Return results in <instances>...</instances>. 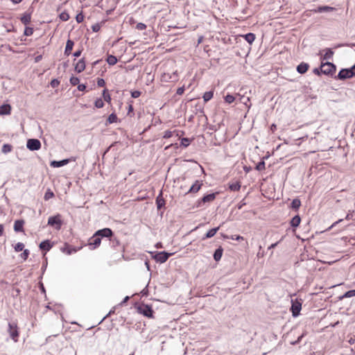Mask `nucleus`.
<instances>
[{
	"label": "nucleus",
	"mask_w": 355,
	"mask_h": 355,
	"mask_svg": "<svg viewBox=\"0 0 355 355\" xmlns=\"http://www.w3.org/2000/svg\"><path fill=\"white\" fill-rule=\"evenodd\" d=\"M301 206V201L298 198H295L292 200L291 207L293 209L297 210Z\"/></svg>",
	"instance_id": "c756f323"
},
{
	"label": "nucleus",
	"mask_w": 355,
	"mask_h": 355,
	"mask_svg": "<svg viewBox=\"0 0 355 355\" xmlns=\"http://www.w3.org/2000/svg\"><path fill=\"white\" fill-rule=\"evenodd\" d=\"M62 220L60 219V216L57 215L54 216H51L48 220V225L51 226L55 227V229L60 230L62 225Z\"/></svg>",
	"instance_id": "1a4fd4ad"
},
{
	"label": "nucleus",
	"mask_w": 355,
	"mask_h": 355,
	"mask_svg": "<svg viewBox=\"0 0 355 355\" xmlns=\"http://www.w3.org/2000/svg\"><path fill=\"white\" fill-rule=\"evenodd\" d=\"M60 250L68 255L71 254L72 253H75L77 252V250L75 248L71 247L68 243H64V246L60 248Z\"/></svg>",
	"instance_id": "ddd939ff"
},
{
	"label": "nucleus",
	"mask_w": 355,
	"mask_h": 355,
	"mask_svg": "<svg viewBox=\"0 0 355 355\" xmlns=\"http://www.w3.org/2000/svg\"><path fill=\"white\" fill-rule=\"evenodd\" d=\"M33 28H31V27H26L25 28V30H24V35L26 36H31L33 34Z\"/></svg>",
	"instance_id": "37998d69"
},
{
	"label": "nucleus",
	"mask_w": 355,
	"mask_h": 355,
	"mask_svg": "<svg viewBox=\"0 0 355 355\" xmlns=\"http://www.w3.org/2000/svg\"><path fill=\"white\" fill-rule=\"evenodd\" d=\"M156 205L158 209H162L165 205V200L162 197V191H161L159 194L156 198Z\"/></svg>",
	"instance_id": "aec40b11"
},
{
	"label": "nucleus",
	"mask_w": 355,
	"mask_h": 355,
	"mask_svg": "<svg viewBox=\"0 0 355 355\" xmlns=\"http://www.w3.org/2000/svg\"><path fill=\"white\" fill-rule=\"evenodd\" d=\"M11 111V106L9 104H3L0 106V115L9 114Z\"/></svg>",
	"instance_id": "4be33fe9"
},
{
	"label": "nucleus",
	"mask_w": 355,
	"mask_h": 355,
	"mask_svg": "<svg viewBox=\"0 0 355 355\" xmlns=\"http://www.w3.org/2000/svg\"><path fill=\"white\" fill-rule=\"evenodd\" d=\"M202 183L201 181L196 180L194 184L191 185L188 193H197L201 188Z\"/></svg>",
	"instance_id": "a211bd4d"
},
{
	"label": "nucleus",
	"mask_w": 355,
	"mask_h": 355,
	"mask_svg": "<svg viewBox=\"0 0 355 355\" xmlns=\"http://www.w3.org/2000/svg\"><path fill=\"white\" fill-rule=\"evenodd\" d=\"M245 205V202H244V200H241V201L239 202V204L238 205V208H239V209H241L243 207V206H244Z\"/></svg>",
	"instance_id": "338daca9"
},
{
	"label": "nucleus",
	"mask_w": 355,
	"mask_h": 355,
	"mask_svg": "<svg viewBox=\"0 0 355 355\" xmlns=\"http://www.w3.org/2000/svg\"><path fill=\"white\" fill-rule=\"evenodd\" d=\"M218 194V193L216 192L204 196L202 198L198 200L197 207H201L204 204L214 201Z\"/></svg>",
	"instance_id": "7ed1b4c3"
},
{
	"label": "nucleus",
	"mask_w": 355,
	"mask_h": 355,
	"mask_svg": "<svg viewBox=\"0 0 355 355\" xmlns=\"http://www.w3.org/2000/svg\"><path fill=\"white\" fill-rule=\"evenodd\" d=\"M20 20L23 24L27 25L31 22V15L30 13H24Z\"/></svg>",
	"instance_id": "a878e982"
},
{
	"label": "nucleus",
	"mask_w": 355,
	"mask_h": 355,
	"mask_svg": "<svg viewBox=\"0 0 355 355\" xmlns=\"http://www.w3.org/2000/svg\"><path fill=\"white\" fill-rule=\"evenodd\" d=\"M117 119H118V118H117L116 115L114 113H112L107 117V123H110V124L116 123L117 121Z\"/></svg>",
	"instance_id": "c9c22d12"
},
{
	"label": "nucleus",
	"mask_w": 355,
	"mask_h": 355,
	"mask_svg": "<svg viewBox=\"0 0 355 355\" xmlns=\"http://www.w3.org/2000/svg\"><path fill=\"white\" fill-rule=\"evenodd\" d=\"M300 222H301V218H300V216L296 215L291 219L290 223H291V227H297L299 226Z\"/></svg>",
	"instance_id": "bb28decb"
},
{
	"label": "nucleus",
	"mask_w": 355,
	"mask_h": 355,
	"mask_svg": "<svg viewBox=\"0 0 355 355\" xmlns=\"http://www.w3.org/2000/svg\"><path fill=\"white\" fill-rule=\"evenodd\" d=\"M76 21L78 23H81L82 21H83V20H84V15H83L82 12L78 13L76 16Z\"/></svg>",
	"instance_id": "09e8293b"
},
{
	"label": "nucleus",
	"mask_w": 355,
	"mask_h": 355,
	"mask_svg": "<svg viewBox=\"0 0 355 355\" xmlns=\"http://www.w3.org/2000/svg\"><path fill=\"white\" fill-rule=\"evenodd\" d=\"M51 86L53 88L57 87L60 85V81L58 79H53L51 81Z\"/></svg>",
	"instance_id": "3c124183"
},
{
	"label": "nucleus",
	"mask_w": 355,
	"mask_h": 355,
	"mask_svg": "<svg viewBox=\"0 0 355 355\" xmlns=\"http://www.w3.org/2000/svg\"><path fill=\"white\" fill-rule=\"evenodd\" d=\"M223 249L222 248V247H219L218 248H217L214 253V259L216 261H218L220 260L221 257H222V255H223Z\"/></svg>",
	"instance_id": "393cba45"
},
{
	"label": "nucleus",
	"mask_w": 355,
	"mask_h": 355,
	"mask_svg": "<svg viewBox=\"0 0 355 355\" xmlns=\"http://www.w3.org/2000/svg\"><path fill=\"white\" fill-rule=\"evenodd\" d=\"M76 160V157H71L70 158L64 159H62L60 161L53 160V161L51 162L50 166L53 168H59V167L63 166L64 165H67L70 162H75Z\"/></svg>",
	"instance_id": "0eeeda50"
},
{
	"label": "nucleus",
	"mask_w": 355,
	"mask_h": 355,
	"mask_svg": "<svg viewBox=\"0 0 355 355\" xmlns=\"http://www.w3.org/2000/svg\"><path fill=\"white\" fill-rule=\"evenodd\" d=\"M24 243L19 242V243H17L15 245V250L16 252H21V251H22V250H24Z\"/></svg>",
	"instance_id": "a18cd8bd"
},
{
	"label": "nucleus",
	"mask_w": 355,
	"mask_h": 355,
	"mask_svg": "<svg viewBox=\"0 0 355 355\" xmlns=\"http://www.w3.org/2000/svg\"><path fill=\"white\" fill-rule=\"evenodd\" d=\"M26 147L31 151L38 150L41 148V142L37 139H29L27 140Z\"/></svg>",
	"instance_id": "423d86ee"
},
{
	"label": "nucleus",
	"mask_w": 355,
	"mask_h": 355,
	"mask_svg": "<svg viewBox=\"0 0 355 355\" xmlns=\"http://www.w3.org/2000/svg\"><path fill=\"white\" fill-rule=\"evenodd\" d=\"M105 85V82L104 80V79L103 78H98L97 80V85L98 87H104Z\"/></svg>",
	"instance_id": "5fc2aeb1"
},
{
	"label": "nucleus",
	"mask_w": 355,
	"mask_h": 355,
	"mask_svg": "<svg viewBox=\"0 0 355 355\" xmlns=\"http://www.w3.org/2000/svg\"><path fill=\"white\" fill-rule=\"evenodd\" d=\"M85 58H81L80 60H78V62L76 63V66H75V71L77 72V73H81L82 71H83L85 69Z\"/></svg>",
	"instance_id": "2eb2a0df"
},
{
	"label": "nucleus",
	"mask_w": 355,
	"mask_h": 355,
	"mask_svg": "<svg viewBox=\"0 0 355 355\" xmlns=\"http://www.w3.org/2000/svg\"><path fill=\"white\" fill-rule=\"evenodd\" d=\"M342 221H343V219H339L337 221H336L335 223H334L329 228L328 230H331V228H333L334 227H335L337 224L341 223Z\"/></svg>",
	"instance_id": "69168bd1"
},
{
	"label": "nucleus",
	"mask_w": 355,
	"mask_h": 355,
	"mask_svg": "<svg viewBox=\"0 0 355 355\" xmlns=\"http://www.w3.org/2000/svg\"><path fill=\"white\" fill-rule=\"evenodd\" d=\"M78 89L79 91L83 92L86 89V85L85 84H78Z\"/></svg>",
	"instance_id": "680f3d73"
},
{
	"label": "nucleus",
	"mask_w": 355,
	"mask_h": 355,
	"mask_svg": "<svg viewBox=\"0 0 355 355\" xmlns=\"http://www.w3.org/2000/svg\"><path fill=\"white\" fill-rule=\"evenodd\" d=\"M30 254V252L28 250L26 249L23 251V252L20 254V257L21 259H23L24 260H26L27 258L28 257V255Z\"/></svg>",
	"instance_id": "de8ad7c7"
},
{
	"label": "nucleus",
	"mask_w": 355,
	"mask_h": 355,
	"mask_svg": "<svg viewBox=\"0 0 355 355\" xmlns=\"http://www.w3.org/2000/svg\"><path fill=\"white\" fill-rule=\"evenodd\" d=\"M229 189L233 191H239L241 189V184L239 182H233L229 185Z\"/></svg>",
	"instance_id": "2f4dec72"
},
{
	"label": "nucleus",
	"mask_w": 355,
	"mask_h": 355,
	"mask_svg": "<svg viewBox=\"0 0 355 355\" xmlns=\"http://www.w3.org/2000/svg\"><path fill=\"white\" fill-rule=\"evenodd\" d=\"M8 331L10 334V338L15 341L17 342L19 337V331L17 325L15 322H9L8 323Z\"/></svg>",
	"instance_id": "20e7f679"
},
{
	"label": "nucleus",
	"mask_w": 355,
	"mask_h": 355,
	"mask_svg": "<svg viewBox=\"0 0 355 355\" xmlns=\"http://www.w3.org/2000/svg\"><path fill=\"white\" fill-rule=\"evenodd\" d=\"M309 68V64L306 62H301L297 66L296 70L300 74L305 73Z\"/></svg>",
	"instance_id": "dca6fc26"
},
{
	"label": "nucleus",
	"mask_w": 355,
	"mask_h": 355,
	"mask_svg": "<svg viewBox=\"0 0 355 355\" xmlns=\"http://www.w3.org/2000/svg\"><path fill=\"white\" fill-rule=\"evenodd\" d=\"M12 150V146L10 144H5L3 145L1 152L3 154H7Z\"/></svg>",
	"instance_id": "7c9ffc66"
},
{
	"label": "nucleus",
	"mask_w": 355,
	"mask_h": 355,
	"mask_svg": "<svg viewBox=\"0 0 355 355\" xmlns=\"http://www.w3.org/2000/svg\"><path fill=\"white\" fill-rule=\"evenodd\" d=\"M94 105L97 108H101L104 106V103L101 98H98L95 101Z\"/></svg>",
	"instance_id": "79ce46f5"
},
{
	"label": "nucleus",
	"mask_w": 355,
	"mask_h": 355,
	"mask_svg": "<svg viewBox=\"0 0 355 355\" xmlns=\"http://www.w3.org/2000/svg\"><path fill=\"white\" fill-rule=\"evenodd\" d=\"M245 40L251 44L255 40L256 37L254 33H249L243 35Z\"/></svg>",
	"instance_id": "c85d7f7f"
},
{
	"label": "nucleus",
	"mask_w": 355,
	"mask_h": 355,
	"mask_svg": "<svg viewBox=\"0 0 355 355\" xmlns=\"http://www.w3.org/2000/svg\"><path fill=\"white\" fill-rule=\"evenodd\" d=\"M108 241L109 245L112 248L116 250H118V248H121L119 241L114 236H112V238L108 239Z\"/></svg>",
	"instance_id": "4468645a"
},
{
	"label": "nucleus",
	"mask_w": 355,
	"mask_h": 355,
	"mask_svg": "<svg viewBox=\"0 0 355 355\" xmlns=\"http://www.w3.org/2000/svg\"><path fill=\"white\" fill-rule=\"evenodd\" d=\"M95 233L96 236H98L101 239L103 238H107L109 239L112 238V236H114L113 231L108 227L98 230Z\"/></svg>",
	"instance_id": "6e6552de"
},
{
	"label": "nucleus",
	"mask_w": 355,
	"mask_h": 355,
	"mask_svg": "<svg viewBox=\"0 0 355 355\" xmlns=\"http://www.w3.org/2000/svg\"><path fill=\"white\" fill-rule=\"evenodd\" d=\"M214 92L212 91L206 92L203 94V99L205 102H207L213 98Z\"/></svg>",
	"instance_id": "f704fd0d"
},
{
	"label": "nucleus",
	"mask_w": 355,
	"mask_h": 355,
	"mask_svg": "<svg viewBox=\"0 0 355 355\" xmlns=\"http://www.w3.org/2000/svg\"><path fill=\"white\" fill-rule=\"evenodd\" d=\"M24 221L23 220H17L14 224V230L17 232H23Z\"/></svg>",
	"instance_id": "412c9836"
},
{
	"label": "nucleus",
	"mask_w": 355,
	"mask_h": 355,
	"mask_svg": "<svg viewBox=\"0 0 355 355\" xmlns=\"http://www.w3.org/2000/svg\"><path fill=\"white\" fill-rule=\"evenodd\" d=\"M83 52V49H79L78 50H76L74 53H73V56L76 57V58H78L81 55V53Z\"/></svg>",
	"instance_id": "13d9d810"
},
{
	"label": "nucleus",
	"mask_w": 355,
	"mask_h": 355,
	"mask_svg": "<svg viewBox=\"0 0 355 355\" xmlns=\"http://www.w3.org/2000/svg\"><path fill=\"white\" fill-rule=\"evenodd\" d=\"M345 46H355V44L354 43H352V44H338L336 46H335L334 48H338V47Z\"/></svg>",
	"instance_id": "4d7b16f0"
},
{
	"label": "nucleus",
	"mask_w": 355,
	"mask_h": 355,
	"mask_svg": "<svg viewBox=\"0 0 355 355\" xmlns=\"http://www.w3.org/2000/svg\"><path fill=\"white\" fill-rule=\"evenodd\" d=\"M336 67L334 64L330 62H322L321 64V72L323 74L328 76H333L336 72Z\"/></svg>",
	"instance_id": "f257e3e1"
},
{
	"label": "nucleus",
	"mask_w": 355,
	"mask_h": 355,
	"mask_svg": "<svg viewBox=\"0 0 355 355\" xmlns=\"http://www.w3.org/2000/svg\"><path fill=\"white\" fill-rule=\"evenodd\" d=\"M173 254V253H169L165 251L157 252L154 255L152 256V257L156 262L163 263H165L170 257V256Z\"/></svg>",
	"instance_id": "f03ea898"
},
{
	"label": "nucleus",
	"mask_w": 355,
	"mask_h": 355,
	"mask_svg": "<svg viewBox=\"0 0 355 355\" xmlns=\"http://www.w3.org/2000/svg\"><path fill=\"white\" fill-rule=\"evenodd\" d=\"M73 46H74L73 41L69 39L67 41L66 46H65V49H64V55H65L68 56L71 54Z\"/></svg>",
	"instance_id": "6ab92c4d"
},
{
	"label": "nucleus",
	"mask_w": 355,
	"mask_h": 355,
	"mask_svg": "<svg viewBox=\"0 0 355 355\" xmlns=\"http://www.w3.org/2000/svg\"><path fill=\"white\" fill-rule=\"evenodd\" d=\"M141 95V92L138 90H135L131 92V96L134 98H137L139 97Z\"/></svg>",
	"instance_id": "603ef678"
},
{
	"label": "nucleus",
	"mask_w": 355,
	"mask_h": 355,
	"mask_svg": "<svg viewBox=\"0 0 355 355\" xmlns=\"http://www.w3.org/2000/svg\"><path fill=\"white\" fill-rule=\"evenodd\" d=\"M136 28L139 31H143L146 28V25L144 23H138L136 26Z\"/></svg>",
	"instance_id": "8fccbe9b"
},
{
	"label": "nucleus",
	"mask_w": 355,
	"mask_h": 355,
	"mask_svg": "<svg viewBox=\"0 0 355 355\" xmlns=\"http://www.w3.org/2000/svg\"><path fill=\"white\" fill-rule=\"evenodd\" d=\"M184 92V88L183 87L178 88L176 91V94L178 95H182Z\"/></svg>",
	"instance_id": "0e129e2a"
},
{
	"label": "nucleus",
	"mask_w": 355,
	"mask_h": 355,
	"mask_svg": "<svg viewBox=\"0 0 355 355\" xmlns=\"http://www.w3.org/2000/svg\"><path fill=\"white\" fill-rule=\"evenodd\" d=\"M173 136V132L171 130H166L164 132V134L163 135V138L168 139Z\"/></svg>",
	"instance_id": "864d4df0"
},
{
	"label": "nucleus",
	"mask_w": 355,
	"mask_h": 355,
	"mask_svg": "<svg viewBox=\"0 0 355 355\" xmlns=\"http://www.w3.org/2000/svg\"><path fill=\"white\" fill-rule=\"evenodd\" d=\"M266 164H265V162L263 160L259 162L255 166V169L259 171H263L265 170L266 168Z\"/></svg>",
	"instance_id": "ea45409f"
},
{
	"label": "nucleus",
	"mask_w": 355,
	"mask_h": 355,
	"mask_svg": "<svg viewBox=\"0 0 355 355\" xmlns=\"http://www.w3.org/2000/svg\"><path fill=\"white\" fill-rule=\"evenodd\" d=\"M106 61L110 65H114L117 62V58L114 55H109Z\"/></svg>",
	"instance_id": "72a5a7b5"
},
{
	"label": "nucleus",
	"mask_w": 355,
	"mask_h": 355,
	"mask_svg": "<svg viewBox=\"0 0 355 355\" xmlns=\"http://www.w3.org/2000/svg\"><path fill=\"white\" fill-rule=\"evenodd\" d=\"M79 82L80 80L78 77L72 76L70 78V83L73 86L78 85L79 84Z\"/></svg>",
	"instance_id": "49530a36"
},
{
	"label": "nucleus",
	"mask_w": 355,
	"mask_h": 355,
	"mask_svg": "<svg viewBox=\"0 0 355 355\" xmlns=\"http://www.w3.org/2000/svg\"><path fill=\"white\" fill-rule=\"evenodd\" d=\"M353 218V214L352 213H348L346 216H345V219L346 220H350Z\"/></svg>",
	"instance_id": "774afa93"
},
{
	"label": "nucleus",
	"mask_w": 355,
	"mask_h": 355,
	"mask_svg": "<svg viewBox=\"0 0 355 355\" xmlns=\"http://www.w3.org/2000/svg\"><path fill=\"white\" fill-rule=\"evenodd\" d=\"M39 247L42 250L49 251L52 248L53 244L49 240H44L40 243Z\"/></svg>",
	"instance_id": "f3484780"
},
{
	"label": "nucleus",
	"mask_w": 355,
	"mask_h": 355,
	"mask_svg": "<svg viewBox=\"0 0 355 355\" xmlns=\"http://www.w3.org/2000/svg\"><path fill=\"white\" fill-rule=\"evenodd\" d=\"M92 28L94 32H98L100 30L101 26L98 24H96L92 26Z\"/></svg>",
	"instance_id": "bf43d9fd"
},
{
	"label": "nucleus",
	"mask_w": 355,
	"mask_h": 355,
	"mask_svg": "<svg viewBox=\"0 0 355 355\" xmlns=\"http://www.w3.org/2000/svg\"><path fill=\"white\" fill-rule=\"evenodd\" d=\"M302 309V304L297 301H292L291 311L294 317L297 316L300 314V311Z\"/></svg>",
	"instance_id": "f8f14e48"
},
{
	"label": "nucleus",
	"mask_w": 355,
	"mask_h": 355,
	"mask_svg": "<svg viewBox=\"0 0 355 355\" xmlns=\"http://www.w3.org/2000/svg\"><path fill=\"white\" fill-rule=\"evenodd\" d=\"M133 114H134L133 106L132 105H129L128 109V115L130 116H132Z\"/></svg>",
	"instance_id": "6e6d98bb"
},
{
	"label": "nucleus",
	"mask_w": 355,
	"mask_h": 355,
	"mask_svg": "<svg viewBox=\"0 0 355 355\" xmlns=\"http://www.w3.org/2000/svg\"><path fill=\"white\" fill-rule=\"evenodd\" d=\"M219 228H220V227H217L212 228V229L209 230L202 237V240H205V239L213 237L216 234V232H218Z\"/></svg>",
	"instance_id": "b1692460"
},
{
	"label": "nucleus",
	"mask_w": 355,
	"mask_h": 355,
	"mask_svg": "<svg viewBox=\"0 0 355 355\" xmlns=\"http://www.w3.org/2000/svg\"><path fill=\"white\" fill-rule=\"evenodd\" d=\"M354 76L353 72L351 71L350 69H342L338 72L336 78L338 80H345L347 78H350Z\"/></svg>",
	"instance_id": "9d476101"
},
{
	"label": "nucleus",
	"mask_w": 355,
	"mask_h": 355,
	"mask_svg": "<svg viewBox=\"0 0 355 355\" xmlns=\"http://www.w3.org/2000/svg\"><path fill=\"white\" fill-rule=\"evenodd\" d=\"M53 196H54L53 192L50 189H48L46 190V191L45 192V193H44V199L45 200H49V199H51Z\"/></svg>",
	"instance_id": "e433bc0d"
},
{
	"label": "nucleus",
	"mask_w": 355,
	"mask_h": 355,
	"mask_svg": "<svg viewBox=\"0 0 355 355\" xmlns=\"http://www.w3.org/2000/svg\"><path fill=\"white\" fill-rule=\"evenodd\" d=\"M101 243V239L98 236H96V233L89 239L88 245L92 246L91 249L94 250L98 248Z\"/></svg>",
	"instance_id": "9b49d317"
},
{
	"label": "nucleus",
	"mask_w": 355,
	"mask_h": 355,
	"mask_svg": "<svg viewBox=\"0 0 355 355\" xmlns=\"http://www.w3.org/2000/svg\"><path fill=\"white\" fill-rule=\"evenodd\" d=\"M235 100V98L233 95H231V94H227L225 97V101L226 103L230 104L232 103H233Z\"/></svg>",
	"instance_id": "c03bdc74"
},
{
	"label": "nucleus",
	"mask_w": 355,
	"mask_h": 355,
	"mask_svg": "<svg viewBox=\"0 0 355 355\" xmlns=\"http://www.w3.org/2000/svg\"><path fill=\"white\" fill-rule=\"evenodd\" d=\"M103 97L106 102L110 103L111 101V96L110 94L107 92V89H105L103 91Z\"/></svg>",
	"instance_id": "a19ab883"
},
{
	"label": "nucleus",
	"mask_w": 355,
	"mask_h": 355,
	"mask_svg": "<svg viewBox=\"0 0 355 355\" xmlns=\"http://www.w3.org/2000/svg\"><path fill=\"white\" fill-rule=\"evenodd\" d=\"M191 141V139H190L189 138L184 137V138L181 139V144H180L184 148H187V147H188L190 145Z\"/></svg>",
	"instance_id": "58836bf2"
},
{
	"label": "nucleus",
	"mask_w": 355,
	"mask_h": 355,
	"mask_svg": "<svg viewBox=\"0 0 355 355\" xmlns=\"http://www.w3.org/2000/svg\"><path fill=\"white\" fill-rule=\"evenodd\" d=\"M335 8L333 7L324 6H320L318 8L317 10H315V12H330L334 10Z\"/></svg>",
	"instance_id": "cd10ccee"
},
{
	"label": "nucleus",
	"mask_w": 355,
	"mask_h": 355,
	"mask_svg": "<svg viewBox=\"0 0 355 355\" xmlns=\"http://www.w3.org/2000/svg\"><path fill=\"white\" fill-rule=\"evenodd\" d=\"M323 51H325V53L322 57V60L332 59L334 52L331 49L327 48Z\"/></svg>",
	"instance_id": "5701e85b"
},
{
	"label": "nucleus",
	"mask_w": 355,
	"mask_h": 355,
	"mask_svg": "<svg viewBox=\"0 0 355 355\" xmlns=\"http://www.w3.org/2000/svg\"><path fill=\"white\" fill-rule=\"evenodd\" d=\"M138 312L144 316L148 318H152L153 314V310L152 307L148 304H141L137 308Z\"/></svg>",
	"instance_id": "39448f33"
},
{
	"label": "nucleus",
	"mask_w": 355,
	"mask_h": 355,
	"mask_svg": "<svg viewBox=\"0 0 355 355\" xmlns=\"http://www.w3.org/2000/svg\"><path fill=\"white\" fill-rule=\"evenodd\" d=\"M354 296H355V289L345 292L341 297H340V299L342 300L343 298L352 297Z\"/></svg>",
	"instance_id": "473e14b6"
},
{
	"label": "nucleus",
	"mask_w": 355,
	"mask_h": 355,
	"mask_svg": "<svg viewBox=\"0 0 355 355\" xmlns=\"http://www.w3.org/2000/svg\"><path fill=\"white\" fill-rule=\"evenodd\" d=\"M59 17L63 21H67L70 18L69 13L66 11L61 12L59 15Z\"/></svg>",
	"instance_id": "4c0bfd02"
},
{
	"label": "nucleus",
	"mask_w": 355,
	"mask_h": 355,
	"mask_svg": "<svg viewBox=\"0 0 355 355\" xmlns=\"http://www.w3.org/2000/svg\"><path fill=\"white\" fill-rule=\"evenodd\" d=\"M231 239L236 240V241H241L243 240V237L239 235H232L231 236Z\"/></svg>",
	"instance_id": "052dcab7"
},
{
	"label": "nucleus",
	"mask_w": 355,
	"mask_h": 355,
	"mask_svg": "<svg viewBox=\"0 0 355 355\" xmlns=\"http://www.w3.org/2000/svg\"><path fill=\"white\" fill-rule=\"evenodd\" d=\"M313 72L318 75V76H320L321 73H322L321 72V67L320 68H315L313 70Z\"/></svg>",
	"instance_id": "e2e57ef3"
}]
</instances>
